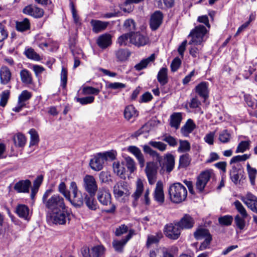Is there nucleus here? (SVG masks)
<instances>
[{
	"mask_svg": "<svg viewBox=\"0 0 257 257\" xmlns=\"http://www.w3.org/2000/svg\"><path fill=\"white\" fill-rule=\"evenodd\" d=\"M12 73L9 68L5 66H3L0 69V81L3 85L8 84L11 81Z\"/></svg>",
	"mask_w": 257,
	"mask_h": 257,
	"instance_id": "nucleus-25",
	"label": "nucleus"
},
{
	"mask_svg": "<svg viewBox=\"0 0 257 257\" xmlns=\"http://www.w3.org/2000/svg\"><path fill=\"white\" fill-rule=\"evenodd\" d=\"M182 120L181 113L179 112L173 113L170 117V124L171 127L176 130L179 127L180 122Z\"/></svg>",
	"mask_w": 257,
	"mask_h": 257,
	"instance_id": "nucleus-38",
	"label": "nucleus"
},
{
	"mask_svg": "<svg viewBox=\"0 0 257 257\" xmlns=\"http://www.w3.org/2000/svg\"><path fill=\"white\" fill-rule=\"evenodd\" d=\"M124 30L128 32H135L136 25L135 21L132 19H128L124 21L123 24Z\"/></svg>",
	"mask_w": 257,
	"mask_h": 257,
	"instance_id": "nucleus-50",
	"label": "nucleus"
},
{
	"mask_svg": "<svg viewBox=\"0 0 257 257\" xmlns=\"http://www.w3.org/2000/svg\"><path fill=\"white\" fill-rule=\"evenodd\" d=\"M31 136V140L30 142V146H34L39 142V135L35 129H31L29 131Z\"/></svg>",
	"mask_w": 257,
	"mask_h": 257,
	"instance_id": "nucleus-55",
	"label": "nucleus"
},
{
	"mask_svg": "<svg viewBox=\"0 0 257 257\" xmlns=\"http://www.w3.org/2000/svg\"><path fill=\"white\" fill-rule=\"evenodd\" d=\"M190 145L187 141H180V146L178 151L180 152H185L190 151Z\"/></svg>",
	"mask_w": 257,
	"mask_h": 257,
	"instance_id": "nucleus-60",
	"label": "nucleus"
},
{
	"mask_svg": "<svg viewBox=\"0 0 257 257\" xmlns=\"http://www.w3.org/2000/svg\"><path fill=\"white\" fill-rule=\"evenodd\" d=\"M251 142L249 140L241 141L238 145L235 153H243L245 151L249 150Z\"/></svg>",
	"mask_w": 257,
	"mask_h": 257,
	"instance_id": "nucleus-46",
	"label": "nucleus"
},
{
	"mask_svg": "<svg viewBox=\"0 0 257 257\" xmlns=\"http://www.w3.org/2000/svg\"><path fill=\"white\" fill-rule=\"evenodd\" d=\"M155 60V55L152 54L150 57L142 60L139 63L136 65L135 68L137 70H141L146 68L150 63L154 62Z\"/></svg>",
	"mask_w": 257,
	"mask_h": 257,
	"instance_id": "nucleus-39",
	"label": "nucleus"
},
{
	"mask_svg": "<svg viewBox=\"0 0 257 257\" xmlns=\"http://www.w3.org/2000/svg\"><path fill=\"white\" fill-rule=\"evenodd\" d=\"M149 146L153 147L161 152H164L167 149V145L162 142L151 141L149 142Z\"/></svg>",
	"mask_w": 257,
	"mask_h": 257,
	"instance_id": "nucleus-48",
	"label": "nucleus"
},
{
	"mask_svg": "<svg viewBox=\"0 0 257 257\" xmlns=\"http://www.w3.org/2000/svg\"><path fill=\"white\" fill-rule=\"evenodd\" d=\"M104 162L101 153H99L91 159L89 164L92 169L98 171L102 169Z\"/></svg>",
	"mask_w": 257,
	"mask_h": 257,
	"instance_id": "nucleus-24",
	"label": "nucleus"
},
{
	"mask_svg": "<svg viewBox=\"0 0 257 257\" xmlns=\"http://www.w3.org/2000/svg\"><path fill=\"white\" fill-rule=\"evenodd\" d=\"M16 212L20 217L25 220L30 219V210L27 205L19 204L16 207Z\"/></svg>",
	"mask_w": 257,
	"mask_h": 257,
	"instance_id": "nucleus-28",
	"label": "nucleus"
},
{
	"mask_svg": "<svg viewBox=\"0 0 257 257\" xmlns=\"http://www.w3.org/2000/svg\"><path fill=\"white\" fill-rule=\"evenodd\" d=\"M125 165L130 173H133L136 170V164L134 160L130 157L125 158Z\"/></svg>",
	"mask_w": 257,
	"mask_h": 257,
	"instance_id": "nucleus-58",
	"label": "nucleus"
},
{
	"mask_svg": "<svg viewBox=\"0 0 257 257\" xmlns=\"http://www.w3.org/2000/svg\"><path fill=\"white\" fill-rule=\"evenodd\" d=\"M250 155L248 154H244L242 155H237L236 156H234L231 158L230 161V164L232 165L237 164L236 163L239 162H243L248 159L250 158Z\"/></svg>",
	"mask_w": 257,
	"mask_h": 257,
	"instance_id": "nucleus-53",
	"label": "nucleus"
},
{
	"mask_svg": "<svg viewBox=\"0 0 257 257\" xmlns=\"http://www.w3.org/2000/svg\"><path fill=\"white\" fill-rule=\"evenodd\" d=\"M205 33H190L188 36L191 38V40L189 42V45H198L203 41V38Z\"/></svg>",
	"mask_w": 257,
	"mask_h": 257,
	"instance_id": "nucleus-33",
	"label": "nucleus"
},
{
	"mask_svg": "<svg viewBox=\"0 0 257 257\" xmlns=\"http://www.w3.org/2000/svg\"><path fill=\"white\" fill-rule=\"evenodd\" d=\"M211 173L209 171H205L200 174L196 182V188L199 193L202 192L210 179Z\"/></svg>",
	"mask_w": 257,
	"mask_h": 257,
	"instance_id": "nucleus-13",
	"label": "nucleus"
},
{
	"mask_svg": "<svg viewBox=\"0 0 257 257\" xmlns=\"http://www.w3.org/2000/svg\"><path fill=\"white\" fill-rule=\"evenodd\" d=\"M31 182L29 180H21L16 183L14 189L19 193L29 192Z\"/></svg>",
	"mask_w": 257,
	"mask_h": 257,
	"instance_id": "nucleus-26",
	"label": "nucleus"
},
{
	"mask_svg": "<svg viewBox=\"0 0 257 257\" xmlns=\"http://www.w3.org/2000/svg\"><path fill=\"white\" fill-rule=\"evenodd\" d=\"M10 91L8 90H5L1 94L0 106L4 107L7 104L9 99Z\"/></svg>",
	"mask_w": 257,
	"mask_h": 257,
	"instance_id": "nucleus-57",
	"label": "nucleus"
},
{
	"mask_svg": "<svg viewBox=\"0 0 257 257\" xmlns=\"http://www.w3.org/2000/svg\"><path fill=\"white\" fill-rule=\"evenodd\" d=\"M97 198L102 205L110 206L109 208L104 210L105 212L111 213L115 211L116 207L111 202V196L108 189L104 187L99 188L97 193Z\"/></svg>",
	"mask_w": 257,
	"mask_h": 257,
	"instance_id": "nucleus-4",
	"label": "nucleus"
},
{
	"mask_svg": "<svg viewBox=\"0 0 257 257\" xmlns=\"http://www.w3.org/2000/svg\"><path fill=\"white\" fill-rule=\"evenodd\" d=\"M130 35L131 43L138 47L143 46L147 44L149 42L146 33H127Z\"/></svg>",
	"mask_w": 257,
	"mask_h": 257,
	"instance_id": "nucleus-14",
	"label": "nucleus"
},
{
	"mask_svg": "<svg viewBox=\"0 0 257 257\" xmlns=\"http://www.w3.org/2000/svg\"><path fill=\"white\" fill-rule=\"evenodd\" d=\"M134 231L130 230L128 234L125 236L124 238L119 240H114L112 241V244L115 250L118 252H122L123 251V247L126 242L132 238Z\"/></svg>",
	"mask_w": 257,
	"mask_h": 257,
	"instance_id": "nucleus-19",
	"label": "nucleus"
},
{
	"mask_svg": "<svg viewBox=\"0 0 257 257\" xmlns=\"http://www.w3.org/2000/svg\"><path fill=\"white\" fill-rule=\"evenodd\" d=\"M47 209V215L50 213L56 211H60V209H66L67 207L65 205L64 200L63 197L59 195H53L49 198L48 201L44 204Z\"/></svg>",
	"mask_w": 257,
	"mask_h": 257,
	"instance_id": "nucleus-3",
	"label": "nucleus"
},
{
	"mask_svg": "<svg viewBox=\"0 0 257 257\" xmlns=\"http://www.w3.org/2000/svg\"><path fill=\"white\" fill-rule=\"evenodd\" d=\"M127 150L136 156L141 166H144L145 160L140 149L136 146H131L128 147Z\"/></svg>",
	"mask_w": 257,
	"mask_h": 257,
	"instance_id": "nucleus-30",
	"label": "nucleus"
},
{
	"mask_svg": "<svg viewBox=\"0 0 257 257\" xmlns=\"http://www.w3.org/2000/svg\"><path fill=\"white\" fill-rule=\"evenodd\" d=\"M90 24L93 28V31L97 32L104 30L108 26V22L92 20L90 22Z\"/></svg>",
	"mask_w": 257,
	"mask_h": 257,
	"instance_id": "nucleus-34",
	"label": "nucleus"
},
{
	"mask_svg": "<svg viewBox=\"0 0 257 257\" xmlns=\"http://www.w3.org/2000/svg\"><path fill=\"white\" fill-rule=\"evenodd\" d=\"M130 35L125 33L118 38L117 42L120 46H126L131 43L130 41Z\"/></svg>",
	"mask_w": 257,
	"mask_h": 257,
	"instance_id": "nucleus-56",
	"label": "nucleus"
},
{
	"mask_svg": "<svg viewBox=\"0 0 257 257\" xmlns=\"http://www.w3.org/2000/svg\"><path fill=\"white\" fill-rule=\"evenodd\" d=\"M113 192L114 197L117 199L122 197H127L130 194L128 185L123 181L117 182L114 186Z\"/></svg>",
	"mask_w": 257,
	"mask_h": 257,
	"instance_id": "nucleus-10",
	"label": "nucleus"
},
{
	"mask_svg": "<svg viewBox=\"0 0 257 257\" xmlns=\"http://www.w3.org/2000/svg\"><path fill=\"white\" fill-rule=\"evenodd\" d=\"M83 187L89 195H95L98 190V186L94 177L86 175L83 179Z\"/></svg>",
	"mask_w": 257,
	"mask_h": 257,
	"instance_id": "nucleus-8",
	"label": "nucleus"
},
{
	"mask_svg": "<svg viewBox=\"0 0 257 257\" xmlns=\"http://www.w3.org/2000/svg\"><path fill=\"white\" fill-rule=\"evenodd\" d=\"M24 14L29 15L35 18H40L44 15V10L35 5H30L24 8L23 10Z\"/></svg>",
	"mask_w": 257,
	"mask_h": 257,
	"instance_id": "nucleus-17",
	"label": "nucleus"
},
{
	"mask_svg": "<svg viewBox=\"0 0 257 257\" xmlns=\"http://www.w3.org/2000/svg\"><path fill=\"white\" fill-rule=\"evenodd\" d=\"M246 168L250 183L252 185H254L257 170L255 168L251 167L249 163H247Z\"/></svg>",
	"mask_w": 257,
	"mask_h": 257,
	"instance_id": "nucleus-45",
	"label": "nucleus"
},
{
	"mask_svg": "<svg viewBox=\"0 0 257 257\" xmlns=\"http://www.w3.org/2000/svg\"><path fill=\"white\" fill-rule=\"evenodd\" d=\"M115 54L117 61L120 62L126 61L131 55V52L126 49H119L115 51Z\"/></svg>",
	"mask_w": 257,
	"mask_h": 257,
	"instance_id": "nucleus-40",
	"label": "nucleus"
},
{
	"mask_svg": "<svg viewBox=\"0 0 257 257\" xmlns=\"http://www.w3.org/2000/svg\"><path fill=\"white\" fill-rule=\"evenodd\" d=\"M198 21L200 23H203L205 26L199 25L192 30L190 32H208L210 29V24L207 16H202L198 18Z\"/></svg>",
	"mask_w": 257,
	"mask_h": 257,
	"instance_id": "nucleus-20",
	"label": "nucleus"
},
{
	"mask_svg": "<svg viewBox=\"0 0 257 257\" xmlns=\"http://www.w3.org/2000/svg\"><path fill=\"white\" fill-rule=\"evenodd\" d=\"M113 169L114 173L119 176L121 178H125L124 173L125 169L122 163H120L119 162H114L113 163Z\"/></svg>",
	"mask_w": 257,
	"mask_h": 257,
	"instance_id": "nucleus-41",
	"label": "nucleus"
},
{
	"mask_svg": "<svg viewBox=\"0 0 257 257\" xmlns=\"http://www.w3.org/2000/svg\"><path fill=\"white\" fill-rule=\"evenodd\" d=\"M243 201L252 211L257 213V197L250 193H247Z\"/></svg>",
	"mask_w": 257,
	"mask_h": 257,
	"instance_id": "nucleus-23",
	"label": "nucleus"
},
{
	"mask_svg": "<svg viewBox=\"0 0 257 257\" xmlns=\"http://www.w3.org/2000/svg\"><path fill=\"white\" fill-rule=\"evenodd\" d=\"M196 91L198 94L205 100L208 97L207 84L205 82H201L196 86Z\"/></svg>",
	"mask_w": 257,
	"mask_h": 257,
	"instance_id": "nucleus-32",
	"label": "nucleus"
},
{
	"mask_svg": "<svg viewBox=\"0 0 257 257\" xmlns=\"http://www.w3.org/2000/svg\"><path fill=\"white\" fill-rule=\"evenodd\" d=\"M181 229H190L194 224L193 218L188 214H185L179 221L176 222Z\"/></svg>",
	"mask_w": 257,
	"mask_h": 257,
	"instance_id": "nucleus-21",
	"label": "nucleus"
},
{
	"mask_svg": "<svg viewBox=\"0 0 257 257\" xmlns=\"http://www.w3.org/2000/svg\"><path fill=\"white\" fill-rule=\"evenodd\" d=\"M81 252L83 257H104L105 248L102 245H96L91 249L85 247Z\"/></svg>",
	"mask_w": 257,
	"mask_h": 257,
	"instance_id": "nucleus-11",
	"label": "nucleus"
},
{
	"mask_svg": "<svg viewBox=\"0 0 257 257\" xmlns=\"http://www.w3.org/2000/svg\"><path fill=\"white\" fill-rule=\"evenodd\" d=\"M97 44L102 49L107 48L111 44V36L107 33L100 35L97 40Z\"/></svg>",
	"mask_w": 257,
	"mask_h": 257,
	"instance_id": "nucleus-27",
	"label": "nucleus"
},
{
	"mask_svg": "<svg viewBox=\"0 0 257 257\" xmlns=\"http://www.w3.org/2000/svg\"><path fill=\"white\" fill-rule=\"evenodd\" d=\"M232 216L228 215L221 216L218 218V222L219 224L221 225H230L232 222Z\"/></svg>",
	"mask_w": 257,
	"mask_h": 257,
	"instance_id": "nucleus-54",
	"label": "nucleus"
},
{
	"mask_svg": "<svg viewBox=\"0 0 257 257\" xmlns=\"http://www.w3.org/2000/svg\"><path fill=\"white\" fill-rule=\"evenodd\" d=\"M76 37V35L75 34L74 36V38L73 40L71 39H70L69 42V47L71 50V52L73 55L74 57H77L79 58H84V55L82 52V51L78 48H75V44H76V39L75 37Z\"/></svg>",
	"mask_w": 257,
	"mask_h": 257,
	"instance_id": "nucleus-29",
	"label": "nucleus"
},
{
	"mask_svg": "<svg viewBox=\"0 0 257 257\" xmlns=\"http://www.w3.org/2000/svg\"><path fill=\"white\" fill-rule=\"evenodd\" d=\"M234 204L236 209L240 214V216H242L243 218H247L248 214L242 204L238 200L235 201L234 202Z\"/></svg>",
	"mask_w": 257,
	"mask_h": 257,
	"instance_id": "nucleus-51",
	"label": "nucleus"
},
{
	"mask_svg": "<svg viewBox=\"0 0 257 257\" xmlns=\"http://www.w3.org/2000/svg\"><path fill=\"white\" fill-rule=\"evenodd\" d=\"M164 249H166V248H159L151 249L150 251V257H162L163 251Z\"/></svg>",
	"mask_w": 257,
	"mask_h": 257,
	"instance_id": "nucleus-64",
	"label": "nucleus"
},
{
	"mask_svg": "<svg viewBox=\"0 0 257 257\" xmlns=\"http://www.w3.org/2000/svg\"><path fill=\"white\" fill-rule=\"evenodd\" d=\"M32 96V93L27 90H23L18 97L17 105L13 108L15 112H20L23 107L26 106V101H28Z\"/></svg>",
	"mask_w": 257,
	"mask_h": 257,
	"instance_id": "nucleus-15",
	"label": "nucleus"
},
{
	"mask_svg": "<svg viewBox=\"0 0 257 257\" xmlns=\"http://www.w3.org/2000/svg\"><path fill=\"white\" fill-rule=\"evenodd\" d=\"M181 229L177 223H169L164 226V232L165 235L169 239L176 240L181 234Z\"/></svg>",
	"mask_w": 257,
	"mask_h": 257,
	"instance_id": "nucleus-9",
	"label": "nucleus"
},
{
	"mask_svg": "<svg viewBox=\"0 0 257 257\" xmlns=\"http://www.w3.org/2000/svg\"><path fill=\"white\" fill-rule=\"evenodd\" d=\"M70 189L72 193V196L69 193V198H66L69 201L71 204L75 207H80L83 204V198L82 193L78 190L76 182H71L70 185Z\"/></svg>",
	"mask_w": 257,
	"mask_h": 257,
	"instance_id": "nucleus-5",
	"label": "nucleus"
},
{
	"mask_svg": "<svg viewBox=\"0 0 257 257\" xmlns=\"http://www.w3.org/2000/svg\"><path fill=\"white\" fill-rule=\"evenodd\" d=\"M191 159L188 154L181 155L179 159V167L181 168H185L188 166L191 162Z\"/></svg>",
	"mask_w": 257,
	"mask_h": 257,
	"instance_id": "nucleus-47",
	"label": "nucleus"
},
{
	"mask_svg": "<svg viewBox=\"0 0 257 257\" xmlns=\"http://www.w3.org/2000/svg\"><path fill=\"white\" fill-rule=\"evenodd\" d=\"M157 79L160 84L163 86L168 82V69L166 67L161 68L157 75Z\"/></svg>",
	"mask_w": 257,
	"mask_h": 257,
	"instance_id": "nucleus-36",
	"label": "nucleus"
},
{
	"mask_svg": "<svg viewBox=\"0 0 257 257\" xmlns=\"http://www.w3.org/2000/svg\"><path fill=\"white\" fill-rule=\"evenodd\" d=\"M169 194L171 200L179 203L185 200L187 195L186 188L181 183H176L170 186Z\"/></svg>",
	"mask_w": 257,
	"mask_h": 257,
	"instance_id": "nucleus-2",
	"label": "nucleus"
},
{
	"mask_svg": "<svg viewBox=\"0 0 257 257\" xmlns=\"http://www.w3.org/2000/svg\"><path fill=\"white\" fill-rule=\"evenodd\" d=\"M14 141L16 146L19 147H23L26 142L25 137L22 134H18L14 138Z\"/></svg>",
	"mask_w": 257,
	"mask_h": 257,
	"instance_id": "nucleus-49",
	"label": "nucleus"
},
{
	"mask_svg": "<svg viewBox=\"0 0 257 257\" xmlns=\"http://www.w3.org/2000/svg\"><path fill=\"white\" fill-rule=\"evenodd\" d=\"M247 218H243L239 215H236L234 218V221L237 227L240 230H242L245 225V219Z\"/></svg>",
	"mask_w": 257,
	"mask_h": 257,
	"instance_id": "nucleus-59",
	"label": "nucleus"
},
{
	"mask_svg": "<svg viewBox=\"0 0 257 257\" xmlns=\"http://www.w3.org/2000/svg\"><path fill=\"white\" fill-rule=\"evenodd\" d=\"M162 140L167 142L170 146L175 147L177 145L176 139L170 135H165L163 137Z\"/></svg>",
	"mask_w": 257,
	"mask_h": 257,
	"instance_id": "nucleus-63",
	"label": "nucleus"
},
{
	"mask_svg": "<svg viewBox=\"0 0 257 257\" xmlns=\"http://www.w3.org/2000/svg\"><path fill=\"white\" fill-rule=\"evenodd\" d=\"M51 221L55 224H65L67 220H69L70 214L66 209H60L48 215Z\"/></svg>",
	"mask_w": 257,
	"mask_h": 257,
	"instance_id": "nucleus-7",
	"label": "nucleus"
},
{
	"mask_svg": "<svg viewBox=\"0 0 257 257\" xmlns=\"http://www.w3.org/2000/svg\"><path fill=\"white\" fill-rule=\"evenodd\" d=\"M76 100L82 105H85L92 103L94 101V97L92 96H89L82 98L77 97L76 98Z\"/></svg>",
	"mask_w": 257,
	"mask_h": 257,
	"instance_id": "nucleus-61",
	"label": "nucleus"
},
{
	"mask_svg": "<svg viewBox=\"0 0 257 257\" xmlns=\"http://www.w3.org/2000/svg\"><path fill=\"white\" fill-rule=\"evenodd\" d=\"M153 198L160 205L163 204L165 201L163 184L161 181H158L156 184V188L153 193Z\"/></svg>",
	"mask_w": 257,
	"mask_h": 257,
	"instance_id": "nucleus-18",
	"label": "nucleus"
},
{
	"mask_svg": "<svg viewBox=\"0 0 257 257\" xmlns=\"http://www.w3.org/2000/svg\"><path fill=\"white\" fill-rule=\"evenodd\" d=\"M196 127L195 124L193 121L189 119L185 125L181 128V133L184 136H187L189 134L192 133Z\"/></svg>",
	"mask_w": 257,
	"mask_h": 257,
	"instance_id": "nucleus-37",
	"label": "nucleus"
},
{
	"mask_svg": "<svg viewBox=\"0 0 257 257\" xmlns=\"http://www.w3.org/2000/svg\"><path fill=\"white\" fill-rule=\"evenodd\" d=\"M157 170L158 166L156 163L153 162L147 163L145 168V172L150 185L154 184L156 181Z\"/></svg>",
	"mask_w": 257,
	"mask_h": 257,
	"instance_id": "nucleus-12",
	"label": "nucleus"
},
{
	"mask_svg": "<svg viewBox=\"0 0 257 257\" xmlns=\"http://www.w3.org/2000/svg\"><path fill=\"white\" fill-rule=\"evenodd\" d=\"M84 195L86 206L91 210H96L97 207V204L94 198L95 195H89L86 194H84Z\"/></svg>",
	"mask_w": 257,
	"mask_h": 257,
	"instance_id": "nucleus-42",
	"label": "nucleus"
},
{
	"mask_svg": "<svg viewBox=\"0 0 257 257\" xmlns=\"http://www.w3.org/2000/svg\"><path fill=\"white\" fill-rule=\"evenodd\" d=\"M123 114L124 118L128 120L134 119L138 115L137 110L132 105H128L125 108Z\"/></svg>",
	"mask_w": 257,
	"mask_h": 257,
	"instance_id": "nucleus-35",
	"label": "nucleus"
},
{
	"mask_svg": "<svg viewBox=\"0 0 257 257\" xmlns=\"http://www.w3.org/2000/svg\"><path fill=\"white\" fill-rule=\"evenodd\" d=\"M144 152L150 155L154 160L158 162L161 167L160 173H170L174 168L175 166V157L174 156L168 153L164 156V158L156 151L153 150L148 145L143 146Z\"/></svg>",
	"mask_w": 257,
	"mask_h": 257,
	"instance_id": "nucleus-1",
	"label": "nucleus"
},
{
	"mask_svg": "<svg viewBox=\"0 0 257 257\" xmlns=\"http://www.w3.org/2000/svg\"><path fill=\"white\" fill-rule=\"evenodd\" d=\"M229 175L231 181L236 185L242 184L245 179L244 172L239 164L232 166Z\"/></svg>",
	"mask_w": 257,
	"mask_h": 257,
	"instance_id": "nucleus-6",
	"label": "nucleus"
},
{
	"mask_svg": "<svg viewBox=\"0 0 257 257\" xmlns=\"http://www.w3.org/2000/svg\"><path fill=\"white\" fill-rule=\"evenodd\" d=\"M30 28L29 20L27 18L24 19L23 21L16 22V29L18 31H25Z\"/></svg>",
	"mask_w": 257,
	"mask_h": 257,
	"instance_id": "nucleus-44",
	"label": "nucleus"
},
{
	"mask_svg": "<svg viewBox=\"0 0 257 257\" xmlns=\"http://www.w3.org/2000/svg\"><path fill=\"white\" fill-rule=\"evenodd\" d=\"M211 235L209 230L203 228L197 229L194 233V236L197 240L206 238L207 237Z\"/></svg>",
	"mask_w": 257,
	"mask_h": 257,
	"instance_id": "nucleus-43",
	"label": "nucleus"
},
{
	"mask_svg": "<svg viewBox=\"0 0 257 257\" xmlns=\"http://www.w3.org/2000/svg\"><path fill=\"white\" fill-rule=\"evenodd\" d=\"M231 138V134L226 130L220 133L218 139L222 143H228Z\"/></svg>",
	"mask_w": 257,
	"mask_h": 257,
	"instance_id": "nucleus-52",
	"label": "nucleus"
},
{
	"mask_svg": "<svg viewBox=\"0 0 257 257\" xmlns=\"http://www.w3.org/2000/svg\"><path fill=\"white\" fill-rule=\"evenodd\" d=\"M99 178L101 183H108L111 181L110 174L107 171H102L99 173Z\"/></svg>",
	"mask_w": 257,
	"mask_h": 257,
	"instance_id": "nucleus-62",
	"label": "nucleus"
},
{
	"mask_svg": "<svg viewBox=\"0 0 257 257\" xmlns=\"http://www.w3.org/2000/svg\"><path fill=\"white\" fill-rule=\"evenodd\" d=\"M144 191V187L143 181L141 179H138L136 182V190L132 195V197L134 199L133 204L134 206L137 205L138 201L142 195Z\"/></svg>",
	"mask_w": 257,
	"mask_h": 257,
	"instance_id": "nucleus-22",
	"label": "nucleus"
},
{
	"mask_svg": "<svg viewBox=\"0 0 257 257\" xmlns=\"http://www.w3.org/2000/svg\"><path fill=\"white\" fill-rule=\"evenodd\" d=\"M164 15L160 11H155L152 14L150 18V26L152 31H156L162 24Z\"/></svg>",
	"mask_w": 257,
	"mask_h": 257,
	"instance_id": "nucleus-16",
	"label": "nucleus"
},
{
	"mask_svg": "<svg viewBox=\"0 0 257 257\" xmlns=\"http://www.w3.org/2000/svg\"><path fill=\"white\" fill-rule=\"evenodd\" d=\"M20 76L21 81L26 85L33 83V77L31 73L26 69H23L20 71Z\"/></svg>",
	"mask_w": 257,
	"mask_h": 257,
	"instance_id": "nucleus-31",
	"label": "nucleus"
}]
</instances>
